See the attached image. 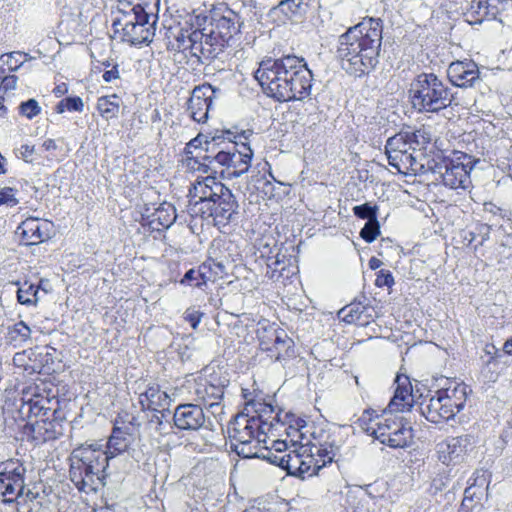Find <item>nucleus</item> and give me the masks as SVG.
I'll return each mask as SVG.
<instances>
[{"label": "nucleus", "mask_w": 512, "mask_h": 512, "mask_svg": "<svg viewBox=\"0 0 512 512\" xmlns=\"http://www.w3.org/2000/svg\"><path fill=\"white\" fill-rule=\"evenodd\" d=\"M19 111L28 119H33L41 113V107L35 99L31 98L19 105Z\"/></svg>", "instance_id": "nucleus-50"}, {"label": "nucleus", "mask_w": 512, "mask_h": 512, "mask_svg": "<svg viewBox=\"0 0 512 512\" xmlns=\"http://www.w3.org/2000/svg\"><path fill=\"white\" fill-rule=\"evenodd\" d=\"M295 63L294 55H285L278 59L268 58L260 62L259 68L255 72V79L259 82L263 91L273 99L279 102H285L281 98L280 91L289 82V69Z\"/></svg>", "instance_id": "nucleus-9"}, {"label": "nucleus", "mask_w": 512, "mask_h": 512, "mask_svg": "<svg viewBox=\"0 0 512 512\" xmlns=\"http://www.w3.org/2000/svg\"><path fill=\"white\" fill-rule=\"evenodd\" d=\"M243 19L239 13L227 10L221 16H212L208 30V40L212 41L217 55L225 47L232 46L234 39L241 32Z\"/></svg>", "instance_id": "nucleus-10"}, {"label": "nucleus", "mask_w": 512, "mask_h": 512, "mask_svg": "<svg viewBox=\"0 0 512 512\" xmlns=\"http://www.w3.org/2000/svg\"><path fill=\"white\" fill-rule=\"evenodd\" d=\"M214 93L215 90L210 84L197 86L193 89L191 97L188 100V111L194 121L201 123L208 119Z\"/></svg>", "instance_id": "nucleus-17"}, {"label": "nucleus", "mask_w": 512, "mask_h": 512, "mask_svg": "<svg viewBox=\"0 0 512 512\" xmlns=\"http://www.w3.org/2000/svg\"><path fill=\"white\" fill-rule=\"evenodd\" d=\"M52 400L40 395L24 400L18 409L19 417L27 422H35L37 419L44 418L49 412V405Z\"/></svg>", "instance_id": "nucleus-22"}, {"label": "nucleus", "mask_w": 512, "mask_h": 512, "mask_svg": "<svg viewBox=\"0 0 512 512\" xmlns=\"http://www.w3.org/2000/svg\"><path fill=\"white\" fill-rule=\"evenodd\" d=\"M121 99L116 94L102 96L97 101V109L106 119L116 118L119 113Z\"/></svg>", "instance_id": "nucleus-34"}, {"label": "nucleus", "mask_w": 512, "mask_h": 512, "mask_svg": "<svg viewBox=\"0 0 512 512\" xmlns=\"http://www.w3.org/2000/svg\"><path fill=\"white\" fill-rule=\"evenodd\" d=\"M239 204L236 200L235 195L232 191L227 192L226 197L222 198V201L216 203V206L211 209L212 217L217 225H227L232 222L235 215L238 214Z\"/></svg>", "instance_id": "nucleus-26"}, {"label": "nucleus", "mask_w": 512, "mask_h": 512, "mask_svg": "<svg viewBox=\"0 0 512 512\" xmlns=\"http://www.w3.org/2000/svg\"><path fill=\"white\" fill-rule=\"evenodd\" d=\"M24 434L31 437L36 443L55 440L63 435V425L53 422L49 417L27 422L24 425Z\"/></svg>", "instance_id": "nucleus-19"}, {"label": "nucleus", "mask_w": 512, "mask_h": 512, "mask_svg": "<svg viewBox=\"0 0 512 512\" xmlns=\"http://www.w3.org/2000/svg\"><path fill=\"white\" fill-rule=\"evenodd\" d=\"M307 4L305 0H282L270 10L272 15L283 14L287 19L300 16L305 13Z\"/></svg>", "instance_id": "nucleus-31"}, {"label": "nucleus", "mask_w": 512, "mask_h": 512, "mask_svg": "<svg viewBox=\"0 0 512 512\" xmlns=\"http://www.w3.org/2000/svg\"><path fill=\"white\" fill-rule=\"evenodd\" d=\"M287 453L284 454H277L276 452H273L272 449H269L268 447H259L258 453L256 455H253V458H260L263 460L268 461L269 463L280 467L281 469H284L285 466V460H286Z\"/></svg>", "instance_id": "nucleus-40"}, {"label": "nucleus", "mask_w": 512, "mask_h": 512, "mask_svg": "<svg viewBox=\"0 0 512 512\" xmlns=\"http://www.w3.org/2000/svg\"><path fill=\"white\" fill-rule=\"evenodd\" d=\"M479 162V159L470 154L453 151L450 156L434 161L430 169L433 174L439 176L436 180L441 179L444 186L466 190L471 185L470 173Z\"/></svg>", "instance_id": "nucleus-7"}, {"label": "nucleus", "mask_w": 512, "mask_h": 512, "mask_svg": "<svg viewBox=\"0 0 512 512\" xmlns=\"http://www.w3.org/2000/svg\"><path fill=\"white\" fill-rule=\"evenodd\" d=\"M48 226V223L40 224L38 219L29 218L18 226L17 231L27 245H36L50 238Z\"/></svg>", "instance_id": "nucleus-25"}, {"label": "nucleus", "mask_w": 512, "mask_h": 512, "mask_svg": "<svg viewBox=\"0 0 512 512\" xmlns=\"http://www.w3.org/2000/svg\"><path fill=\"white\" fill-rule=\"evenodd\" d=\"M84 104L79 96H68L60 100L55 106V111L59 114L65 111L69 112H82Z\"/></svg>", "instance_id": "nucleus-39"}, {"label": "nucleus", "mask_w": 512, "mask_h": 512, "mask_svg": "<svg viewBox=\"0 0 512 512\" xmlns=\"http://www.w3.org/2000/svg\"><path fill=\"white\" fill-rule=\"evenodd\" d=\"M382 31L380 18H366L339 36L336 57L348 75L362 78L376 68L381 52Z\"/></svg>", "instance_id": "nucleus-1"}, {"label": "nucleus", "mask_w": 512, "mask_h": 512, "mask_svg": "<svg viewBox=\"0 0 512 512\" xmlns=\"http://www.w3.org/2000/svg\"><path fill=\"white\" fill-rule=\"evenodd\" d=\"M303 453L290 450L286 455L284 469L289 475L299 477Z\"/></svg>", "instance_id": "nucleus-41"}, {"label": "nucleus", "mask_w": 512, "mask_h": 512, "mask_svg": "<svg viewBox=\"0 0 512 512\" xmlns=\"http://www.w3.org/2000/svg\"><path fill=\"white\" fill-rule=\"evenodd\" d=\"M16 55L21 56L22 54L20 52H11L3 54L0 58L10 71H15L22 65V62L15 58Z\"/></svg>", "instance_id": "nucleus-56"}, {"label": "nucleus", "mask_w": 512, "mask_h": 512, "mask_svg": "<svg viewBox=\"0 0 512 512\" xmlns=\"http://www.w3.org/2000/svg\"><path fill=\"white\" fill-rule=\"evenodd\" d=\"M270 449H272L273 452H276L277 454L281 455L289 452L287 451V443L282 440L274 441Z\"/></svg>", "instance_id": "nucleus-62"}, {"label": "nucleus", "mask_w": 512, "mask_h": 512, "mask_svg": "<svg viewBox=\"0 0 512 512\" xmlns=\"http://www.w3.org/2000/svg\"><path fill=\"white\" fill-rule=\"evenodd\" d=\"M23 471L15 468L12 471L0 472V493L3 496L14 495V498H6L3 501L10 503L23 494L24 491V478Z\"/></svg>", "instance_id": "nucleus-24"}, {"label": "nucleus", "mask_w": 512, "mask_h": 512, "mask_svg": "<svg viewBox=\"0 0 512 512\" xmlns=\"http://www.w3.org/2000/svg\"><path fill=\"white\" fill-rule=\"evenodd\" d=\"M397 384L394 396L388 404L389 412H399L412 407L413 394L410 379L406 375H397L395 379Z\"/></svg>", "instance_id": "nucleus-21"}, {"label": "nucleus", "mask_w": 512, "mask_h": 512, "mask_svg": "<svg viewBox=\"0 0 512 512\" xmlns=\"http://www.w3.org/2000/svg\"><path fill=\"white\" fill-rule=\"evenodd\" d=\"M487 0H472L464 13L465 20L471 24H481L487 18Z\"/></svg>", "instance_id": "nucleus-35"}, {"label": "nucleus", "mask_w": 512, "mask_h": 512, "mask_svg": "<svg viewBox=\"0 0 512 512\" xmlns=\"http://www.w3.org/2000/svg\"><path fill=\"white\" fill-rule=\"evenodd\" d=\"M143 15H151L145 10V7H140V10L126 12L125 15H117L112 22V27L116 34L120 33L122 29L129 28L140 21Z\"/></svg>", "instance_id": "nucleus-33"}, {"label": "nucleus", "mask_w": 512, "mask_h": 512, "mask_svg": "<svg viewBox=\"0 0 512 512\" xmlns=\"http://www.w3.org/2000/svg\"><path fill=\"white\" fill-rule=\"evenodd\" d=\"M394 284V277L391 271L386 269H381L377 272V277L375 280V285L379 288L387 287L391 288Z\"/></svg>", "instance_id": "nucleus-55"}, {"label": "nucleus", "mask_w": 512, "mask_h": 512, "mask_svg": "<svg viewBox=\"0 0 512 512\" xmlns=\"http://www.w3.org/2000/svg\"><path fill=\"white\" fill-rule=\"evenodd\" d=\"M316 455L310 452H304L302 456V465L299 472V477L305 479L306 477L314 476L323 467L321 460Z\"/></svg>", "instance_id": "nucleus-37"}, {"label": "nucleus", "mask_w": 512, "mask_h": 512, "mask_svg": "<svg viewBox=\"0 0 512 512\" xmlns=\"http://www.w3.org/2000/svg\"><path fill=\"white\" fill-rule=\"evenodd\" d=\"M111 456L97 444L74 449L71 454L69 477L79 492H96L105 486L106 470Z\"/></svg>", "instance_id": "nucleus-3"}, {"label": "nucleus", "mask_w": 512, "mask_h": 512, "mask_svg": "<svg viewBox=\"0 0 512 512\" xmlns=\"http://www.w3.org/2000/svg\"><path fill=\"white\" fill-rule=\"evenodd\" d=\"M17 80L18 78L15 75H8L3 77L0 85V91L3 90L4 92H6L15 89Z\"/></svg>", "instance_id": "nucleus-58"}, {"label": "nucleus", "mask_w": 512, "mask_h": 512, "mask_svg": "<svg viewBox=\"0 0 512 512\" xmlns=\"http://www.w3.org/2000/svg\"><path fill=\"white\" fill-rule=\"evenodd\" d=\"M147 5V2L132 3L131 1L117 0L116 13L117 15H125L126 12L140 10V7Z\"/></svg>", "instance_id": "nucleus-54"}, {"label": "nucleus", "mask_w": 512, "mask_h": 512, "mask_svg": "<svg viewBox=\"0 0 512 512\" xmlns=\"http://www.w3.org/2000/svg\"><path fill=\"white\" fill-rule=\"evenodd\" d=\"M204 313L194 307H189L183 313V318L187 321L193 330H196L201 322Z\"/></svg>", "instance_id": "nucleus-53"}, {"label": "nucleus", "mask_w": 512, "mask_h": 512, "mask_svg": "<svg viewBox=\"0 0 512 512\" xmlns=\"http://www.w3.org/2000/svg\"><path fill=\"white\" fill-rule=\"evenodd\" d=\"M386 154L389 165L397 169L399 172H401L402 164H412L415 161L412 154H403L398 152H386Z\"/></svg>", "instance_id": "nucleus-49"}, {"label": "nucleus", "mask_w": 512, "mask_h": 512, "mask_svg": "<svg viewBox=\"0 0 512 512\" xmlns=\"http://www.w3.org/2000/svg\"><path fill=\"white\" fill-rule=\"evenodd\" d=\"M103 80L107 83L119 78L118 64H114L111 70L103 73Z\"/></svg>", "instance_id": "nucleus-60"}, {"label": "nucleus", "mask_w": 512, "mask_h": 512, "mask_svg": "<svg viewBox=\"0 0 512 512\" xmlns=\"http://www.w3.org/2000/svg\"><path fill=\"white\" fill-rule=\"evenodd\" d=\"M153 414L151 418L149 419V422L151 424H155V429L159 432H162L166 429V426L168 425L170 428H172L171 422L169 420L170 416V410L168 407L165 408H159V411H152Z\"/></svg>", "instance_id": "nucleus-43"}, {"label": "nucleus", "mask_w": 512, "mask_h": 512, "mask_svg": "<svg viewBox=\"0 0 512 512\" xmlns=\"http://www.w3.org/2000/svg\"><path fill=\"white\" fill-rule=\"evenodd\" d=\"M408 149L409 145L402 136L401 131L395 134L394 136L389 137L385 145L386 152H398L403 154H409Z\"/></svg>", "instance_id": "nucleus-44"}, {"label": "nucleus", "mask_w": 512, "mask_h": 512, "mask_svg": "<svg viewBox=\"0 0 512 512\" xmlns=\"http://www.w3.org/2000/svg\"><path fill=\"white\" fill-rule=\"evenodd\" d=\"M196 394L202 398L204 401L213 400L209 403V405L212 407L214 404H216V400H219L223 397L224 390L223 387L210 384V383H200L198 384V387L196 389Z\"/></svg>", "instance_id": "nucleus-38"}, {"label": "nucleus", "mask_w": 512, "mask_h": 512, "mask_svg": "<svg viewBox=\"0 0 512 512\" xmlns=\"http://www.w3.org/2000/svg\"><path fill=\"white\" fill-rule=\"evenodd\" d=\"M402 136L406 140L409 145V148H412L413 145H425L430 141L429 137H426V132L422 129L418 130H401Z\"/></svg>", "instance_id": "nucleus-45"}, {"label": "nucleus", "mask_w": 512, "mask_h": 512, "mask_svg": "<svg viewBox=\"0 0 512 512\" xmlns=\"http://www.w3.org/2000/svg\"><path fill=\"white\" fill-rule=\"evenodd\" d=\"M16 285L19 286L17 290L18 302L25 306H36L39 300V288H36V285L28 281H24L22 284L17 282Z\"/></svg>", "instance_id": "nucleus-36"}, {"label": "nucleus", "mask_w": 512, "mask_h": 512, "mask_svg": "<svg viewBox=\"0 0 512 512\" xmlns=\"http://www.w3.org/2000/svg\"><path fill=\"white\" fill-rule=\"evenodd\" d=\"M468 387L464 383L436 391L435 395L426 396L419 403L420 413L430 422L448 421L460 413L467 401Z\"/></svg>", "instance_id": "nucleus-6"}, {"label": "nucleus", "mask_w": 512, "mask_h": 512, "mask_svg": "<svg viewBox=\"0 0 512 512\" xmlns=\"http://www.w3.org/2000/svg\"><path fill=\"white\" fill-rule=\"evenodd\" d=\"M380 235V224L378 218L366 221L364 227L360 231V237L367 243H372Z\"/></svg>", "instance_id": "nucleus-47"}, {"label": "nucleus", "mask_w": 512, "mask_h": 512, "mask_svg": "<svg viewBox=\"0 0 512 512\" xmlns=\"http://www.w3.org/2000/svg\"><path fill=\"white\" fill-rule=\"evenodd\" d=\"M49 412L50 413H47L46 415L47 417H49L53 422L63 425L66 417L60 409L49 406Z\"/></svg>", "instance_id": "nucleus-59"}, {"label": "nucleus", "mask_w": 512, "mask_h": 512, "mask_svg": "<svg viewBox=\"0 0 512 512\" xmlns=\"http://www.w3.org/2000/svg\"><path fill=\"white\" fill-rule=\"evenodd\" d=\"M269 326H271V324H269L268 322L264 321V322H259L258 323V329L256 331L257 333V337L260 341V346L263 350H269V351H272L273 350V337L272 334H270L268 332V329H269ZM272 326H275L274 324H272Z\"/></svg>", "instance_id": "nucleus-46"}, {"label": "nucleus", "mask_w": 512, "mask_h": 512, "mask_svg": "<svg viewBox=\"0 0 512 512\" xmlns=\"http://www.w3.org/2000/svg\"><path fill=\"white\" fill-rule=\"evenodd\" d=\"M281 264H284L283 261H281L278 257L271 263L267 264V275L270 278H275V273L277 272V267Z\"/></svg>", "instance_id": "nucleus-63"}, {"label": "nucleus", "mask_w": 512, "mask_h": 512, "mask_svg": "<svg viewBox=\"0 0 512 512\" xmlns=\"http://www.w3.org/2000/svg\"><path fill=\"white\" fill-rule=\"evenodd\" d=\"M172 421L173 426L181 431H197L211 424L202 407L192 403L179 404L173 412Z\"/></svg>", "instance_id": "nucleus-15"}, {"label": "nucleus", "mask_w": 512, "mask_h": 512, "mask_svg": "<svg viewBox=\"0 0 512 512\" xmlns=\"http://www.w3.org/2000/svg\"><path fill=\"white\" fill-rule=\"evenodd\" d=\"M130 445L129 433L115 426L112 430V434L107 442V450H104L106 455L111 456V459L115 456L125 452Z\"/></svg>", "instance_id": "nucleus-29"}, {"label": "nucleus", "mask_w": 512, "mask_h": 512, "mask_svg": "<svg viewBox=\"0 0 512 512\" xmlns=\"http://www.w3.org/2000/svg\"><path fill=\"white\" fill-rule=\"evenodd\" d=\"M231 190L223 183L216 180V176L207 174L202 180H197L194 185V194L199 198L196 204L201 203L204 206L201 208L202 213H207V217L211 214V209L216 206V203L222 201L226 197L227 192Z\"/></svg>", "instance_id": "nucleus-13"}, {"label": "nucleus", "mask_w": 512, "mask_h": 512, "mask_svg": "<svg viewBox=\"0 0 512 512\" xmlns=\"http://www.w3.org/2000/svg\"><path fill=\"white\" fill-rule=\"evenodd\" d=\"M196 270L199 271V276L202 279V282H205V284L212 280V266L210 263L205 262L201 264Z\"/></svg>", "instance_id": "nucleus-57"}, {"label": "nucleus", "mask_w": 512, "mask_h": 512, "mask_svg": "<svg viewBox=\"0 0 512 512\" xmlns=\"http://www.w3.org/2000/svg\"><path fill=\"white\" fill-rule=\"evenodd\" d=\"M151 15H143L140 21L129 28H124L120 33L123 42H127L132 46L149 44L155 34V28L150 23Z\"/></svg>", "instance_id": "nucleus-20"}, {"label": "nucleus", "mask_w": 512, "mask_h": 512, "mask_svg": "<svg viewBox=\"0 0 512 512\" xmlns=\"http://www.w3.org/2000/svg\"><path fill=\"white\" fill-rule=\"evenodd\" d=\"M208 27L203 29H196L187 34V41L189 43V49L193 56H203L206 59H213L217 57V51L215 50L212 41L208 39Z\"/></svg>", "instance_id": "nucleus-23"}, {"label": "nucleus", "mask_w": 512, "mask_h": 512, "mask_svg": "<svg viewBox=\"0 0 512 512\" xmlns=\"http://www.w3.org/2000/svg\"><path fill=\"white\" fill-rule=\"evenodd\" d=\"M306 432L310 433V438L302 443L300 448L304 449V452L316 455L321 460L322 466L332 463L340 449L335 435L323 428L316 427L313 428V431L307 429Z\"/></svg>", "instance_id": "nucleus-12"}, {"label": "nucleus", "mask_w": 512, "mask_h": 512, "mask_svg": "<svg viewBox=\"0 0 512 512\" xmlns=\"http://www.w3.org/2000/svg\"><path fill=\"white\" fill-rule=\"evenodd\" d=\"M294 60L293 67L289 69V82H285V85L278 90L281 98L286 102L303 101L311 94L312 71L308 68L304 58L294 55Z\"/></svg>", "instance_id": "nucleus-11"}, {"label": "nucleus", "mask_w": 512, "mask_h": 512, "mask_svg": "<svg viewBox=\"0 0 512 512\" xmlns=\"http://www.w3.org/2000/svg\"><path fill=\"white\" fill-rule=\"evenodd\" d=\"M352 211L357 218L371 221L378 218L379 207L376 204L366 202L364 204L354 206Z\"/></svg>", "instance_id": "nucleus-42"}, {"label": "nucleus", "mask_w": 512, "mask_h": 512, "mask_svg": "<svg viewBox=\"0 0 512 512\" xmlns=\"http://www.w3.org/2000/svg\"><path fill=\"white\" fill-rule=\"evenodd\" d=\"M182 285H188L192 287L202 288L205 286V282H202V279L199 276V271L195 268L189 269L180 280Z\"/></svg>", "instance_id": "nucleus-51"}, {"label": "nucleus", "mask_w": 512, "mask_h": 512, "mask_svg": "<svg viewBox=\"0 0 512 512\" xmlns=\"http://www.w3.org/2000/svg\"><path fill=\"white\" fill-rule=\"evenodd\" d=\"M247 133L251 134L250 131H242L240 135L233 132L230 140L224 139V143L213 154L197 157V170L214 176L220 173L223 177L226 173L228 178H237L246 173L250 167L253 151L247 143H239L236 139L238 137L247 139Z\"/></svg>", "instance_id": "nucleus-2"}, {"label": "nucleus", "mask_w": 512, "mask_h": 512, "mask_svg": "<svg viewBox=\"0 0 512 512\" xmlns=\"http://www.w3.org/2000/svg\"><path fill=\"white\" fill-rule=\"evenodd\" d=\"M30 337L31 329L24 321H19L8 327L7 340L14 347H21Z\"/></svg>", "instance_id": "nucleus-32"}, {"label": "nucleus", "mask_w": 512, "mask_h": 512, "mask_svg": "<svg viewBox=\"0 0 512 512\" xmlns=\"http://www.w3.org/2000/svg\"><path fill=\"white\" fill-rule=\"evenodd\" d=\"M368 311V305L364 304L361 301H355L342 308L339 314L343 315V320L346 323H355L363 326L369 322L368 318L371 317V315L368 314Z\"/></svg>", "instance_id": "nucleus-28"}, {"label": "nucleus", "mask_w": 512, "mask_h": 512, "mask_svg": "<svg viewBox=\"0 0 512 512\" xmlns=\"http://www.w3.org/2000/svg\"><path fill=\"white\" fill-rule=\"evenodd\" d=\"M412 104L420 112L438 113L451 106L454 95L434 73H420L409 89Z\"/></svg>", "instance_id": "nucleus-5"}, {"label": "nucleus", "mask_w": 512, "mask_h": 512, "mask_svg": "<svg viewBox=\"0 0 512 512\" xmlns=\"http://www.w3.org/2000/svg\"><path fill=\"white\" fill-rule=\"evenodd\" d=\"M268 332L274 336L272 347L277 352L276 360L281 361L294 355V342L284 330L269 326Z\"/></svg>", "instance_id": "nucleus-27"}, {"label": "nucleus", "mask_w": 512, "mask_h": 512, "mask_svg": "<svg viewBox=\"0 0 512 512\" xmlns=\"http://www.w3.org/2000/svg\"><path fill=\"white\" fill-rule=\"evenodd\" d=\"M232 135L233 132L231 130H217L214 134L199 133L187 143L184 153L187 159L194 160V162L198 164V162H196L197 157L203 156L204 154H213L224 143V139L230 140V136Z\"/></svg>", "instance_id": "nucleus-14"}, {"label": "nucleus", "mask_w": 512, "mask_h": 512, "mask_svg": "<svg viewBox=\"0 0 512 512\" xmlns=\"http://www.w3.org/2000/svg\"><path fill=\"white\" fill-rule=\"evenodd\" d=\"M256 409L257 416L249 417L247 414H238L228 425V433L231 439V448L242 458H253L258 453L260 443L265 441L266 432L272 427L265 415L274 412L271 404H261Z\"/></svg>", "instance_id": "nucleus-4"}, {"label": "nucleus", "mask_w": 512, "mask_h": 512, "mask_svg": "<svg viewBox=\"0 0 512 512\" xmlns=\"http://www.w3.org/2000/svg\"><path fill=\"white\" fill-rule=\"evenodd\" d=\"M34 150H35V147L32 145H22L21 148H20V154H21V157L26 161V162H31L32 160L29 159L30 156L34 153Z\"/></svg>", "instance_id": "nucleus-64"}, {"label": "nucleus", "mask_w": 512, "mask_h": 512, "mask_svg": "<svg viewBox=\"0 0 512 512\" xmlns=\"http://www.w3.org/2000/svg\"><path fill=\"white\" fill-rule=\"evenodd\" d=\"M471 435L451 437L437 445L438 459L445 465L458 464L473 445Z\"/></svg>", "instance_id": "nucleus-16"}, {"label": "nucleus", "mask_w": 512, "mask_h": 512, "mask_svg": "<svg viewBox=\"0 0 512 512\" xmlns=\"http://www.w3.org/2000/svg\"><path fill=\"white\" fill-rule=\"evenodd\" d=\"M484 352L487 356H489L486 363H491L496 357L500 356L499 350L493 344H487L484 348Z\"/></svg>", "instance_id": "nucleus-61"}, {"label": "nucleus", "mask_w": 512, "mask_h": 512, "mask_svg": "<svg viewBox=\"0 0 512 512\" xmlns=\"http://www.w3.org/2000/svg\"><path fill=\"white\" fill-rule=\"evenodd\" d=\"M17 189L12 187H4L0 190V206L7 205L14 207L19 203L16 198Z\"/></svg>", "instance_id": "nucleus-52"}, {"label": "nucleus", "mask_w": 512, "mask_h": 512, "mask_svg": "<svg viewBox=\"0 0 512 512\" xmlns=\"http://www.w3.org/2000/svg\"><path fill=\"white\" fill-rule=\"evenodd\" d=\"M369 410H366L358 419L359 425L369 435L391 448H404L409 446L413 437V429L402 417H388L376 424L377 427H370L367 422L371 420L366 417Z\"/></svg>", "instance_id": "nucleus-8"}, {"label": "nucleus", "mask_w": 512, "mask_h": 512, "mask_svg": "<svg viewBox=\"0 0 512 512\" xmlns=\"http://www.w3.org/2000/svg\"><path fill=\"white\" fill-rule=\"evenodd\" d=\"M154 216L156 218L153 221L157 220L162 227L168 228L176 220L175 208L172 205L167 208L160 207L156 210Z\"/></svg>", "instance_id": "nucleus-48"}, {"label": "nucleus", "mask_w": 512, "mask_h": 512, "mask_svg": "<svg viewBox=\"0 0 512 512\" xmlns=\"http://www.w3.org/2000/svg\"><path fill=\"white\" fill-rule=\"evenodd\" d=\"M447 77L454 86L473 87L479 81V69L472 60L455 61L448 66Z\"/></svg>", "instance_id": "nucleus-18"}, {"label": "nucleus", "mask_w": 512, "mask_h": 512, "mask_svg": "<svg viewBox=\"0 0 512 512\" xmlns=\"http://www.w3.org/2000/svg\"><path fill=\"white\" fill-rule=\"evenodd\" d=\"M144 397H146L149 411H159V408L168 407L171 401L169 395L161 391L158 385L149 386L144 391Z\"/></svg>", "instance_id": "nucleus-30"}]
</instances>
